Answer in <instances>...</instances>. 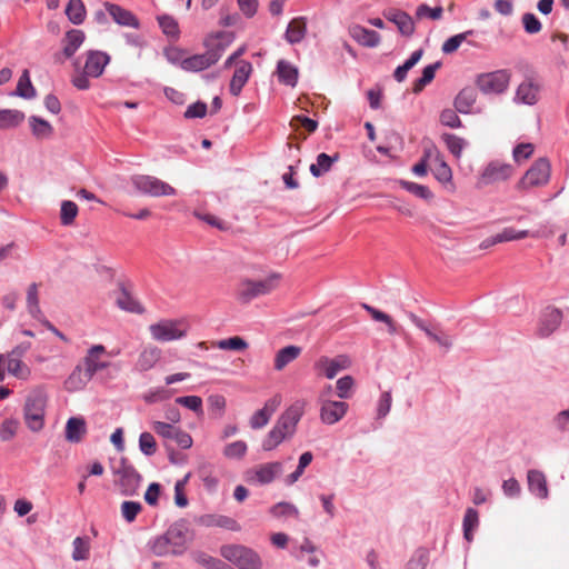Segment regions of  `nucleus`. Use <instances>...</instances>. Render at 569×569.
<instances>
[{
	"instance_id": "obj_1",
	"label": "nucleus",
	"mask_w": 569,
	"mask_h": 569,
	"mask_svg": "<svg viewBox=\"0 0 569 569\" xmlns=\"http://www.w3.org/2000/svg\"><path fill=\"white\" fill-rule=\"evenodd\" d=\"M193 539V531L186 518L174 521L164 533L150 539L148 546L153 555L164 557L168 555L181 556Z\"/></svg>"
},
{
	"instance_id": "obj_2",
	"label": "nucleus",
	"mask_w": 569,
	"mask_h": 569,
	"mask_svg": "<svg viewBox=\"0 0 569 569\" xmlns=\"http://www.w3.org/2000/svg\"><path fill=\"white\" fill-rule=\"evenodd\" d=\"M48 397L41 389L31 391L23 408V418L27 427L33 431H40L44 426V415Z\"/></svg>"
},
{
	"instance_id": "obj_3",
	"label": "nucleus",
	"mask_w": 569,
	"mask_h": 569,
	"mask_svg": "<svg viewBox=\"0 0 569 569\" xmlns=\"http://www.w3.org/2000/svg\"><path fill=\"white\" fill-rule=\"evenodd\" d=\"M220 555L239 569H261L262 560L258 552L242 545H224Z\"/></svg>"
},
{
	"instance_id": "obj_4",
	"label": "nucleus",
	"mask_w": 569,
	"mask_h": 569,
	"mask_svg": "<svg viewBox=\"0 0 569 569\" xmlns=\"http://www.w3.org/2000/svg\"><path fill=\"white\" fill-rule=\"evenodd\" d=\"M113 475L119 477L117 485L122 496L132 497L138 493L142 476L127 457L120 458L119 465L113 467Z\"/></svg>"
},
{
	"instance_id": "obj_5",
	"label": "nucleus",
	"mask_w": 569,
	"mask_h": 569,
	"mask_svg": "<svg viewBox=\"0 0 569 569\" xmlns=\"http://www.w3.org/2000/svg\"><path fill=\"white\" fill-rule=\"evenodd\" d=\"M130 182L141 194L150 197H169L177 194V190L172 186L154 176L133 174L130 178Z\"/></svg>"
},
{
	"instance_id": "obj_6",
	"label": "nucleus",
	"mask_w": 569,
	"mask_h": 569,
	"mask_svg": "<svg viewBox=\"0 0 569 569\" xmlns=\"http://www.w3.org/2000/svg\"><path fill=\"white\" fill-rule=\"evenodd\" d=\"M510 79L509 70L499 69L478 74L476 86L485 94H501L508 89Z\"/></svg>"
},
{
	"instance_id": "obj_7",
	"label": "nucleus",
	"mask_w": 569,
	"mask_h": 569,
	"mask_svg": "<svg viewBox=\"0 0 569 569\" xmlns=\"http://www.w3.org/2000/svg\"><path fill=\"white\" fill-rule=\"evenodd\" d=\"M551 173V164L547 158L537 159L519 180L517 188L528 190L548 183Z\"/></svg>"
},
{
	"instance_id": "obj_8",
	"label": "nucleus",
	"mask_w": 569,
	"mask_h": 569,
	"mask_svg": "<svg viewBox=\"0 0 569 569\" xmlns=\"http://www.w3.org/2000/svg\"><path fill=\"white\" fill-rule=\"evenodd\" d=\"M151 337L160 342H168L186 337L188 326L182 320L164 319L149 327Z\"/></svg>"
},
{
	"instance_id": "obj_9",
	"label": "nucleus",
	"mask_w": 569,
	"mask_h": 569,
	"mask_svg": "<svg viewBox=\"0 0 569 569\" xmlns=\"http://www.w3.org/2000/svg\"><path fill=\"white\" fill-rule=\"evenodd\" d=\"M278 279L279 274L273 273L267 279L259 281H253L250 279L243 280L240 283L238 291L239 300L242 302H249L259 296L271 292L276 288Z\"/></svg>"
},
{
	"instance_id": "obj_10",
	"label": "nucleus",
	"mask_w": 569,
	"mask_h": 569,
	"mask_svg": "<svg viewBox=\"0 0 569 569\" xmlns=\"http://www.w3.org/2000/svg\"><path fill=\"white\" fill-rule=\"evenodd\" d=\"M234 33L231 31H217L206 37L203 46L206 54L216 64L226 49L233 42Z\"/></svg>"
},
{
	"instance_id": "obj_11",
	"label": "nucleus",
	"mask_w": 569,
	"mask_h": 569,
	"mask_svg": "<svg viewBox=\"0 0 569 569\" xmlns=\"http://www.w3.org/2000/svg\"><path fill=\"white\" fill-rule=\"evenodd\" d=\"M305 403L297 401L291 405L277 420L273 428L278 429L287 438H291L297 429V425L303 416Z\"/></svg>"
},
{
	"instance_id": "obj_12",
	"label": "nucleus",
	"mask_w": 569,
	"mask_h": 569,
	"mask_svg": "<svg viewBox=\"0 0 569 569\" xmlns=\"http://www.w3.org/2000/svg\"><path fill=\"white\" fill-rule=\"evenodd\" d=\"M282 472V463L279 461L267 462L258 466L256 469L246 472V480L248 482H256L258 485L271 483Z\"/></svg>"
},
{
	"instance_id": "obj_13",
	"label": "nucleus",
	"mask_w": 569,
	"mask_h": 569,
	"mask_svg": "<svg viewBox=\"0 0 569 569\" xmlns=\"http://www.w3.org/2000/svg\"><path fill=\"white\" fill-rule=\"evenodd\" d=\"M562 311L556 307L548 306L539 318L537 335L547 338L552 335L562 321Z\"/></svg>"
},
{
	"instance_id": "obj_14",
	"label": "nucleus",
	"mask_w": 569,
	"mask_h": 569,
	"mask_svg": "<svg viewBox=\"0 0 569 569\" xmlns=\"http://www.w3.org/2000/svg\"><path fill=\"white\" fill-rule=\"evenodd\" d=\"M382 16L386 20L396 24L401 36L409 38L415 33V22L406 11L388 8L382 11Z\"/></svg>"
},
{
	"instance_id": "obj_15",
	"label": "nucleus",
	"mask_w": 569,
	"mask_h": 569,
	"mask_svg": "<svg viewBox=\"0 0 569 569\" xmlns=\"http://www.w3.org/2000/svg\"><path fill=\"white\" fill-rule=\"evenodd\" d=\"M349 366L350 360L345 355L337 356L333 359L321 356L315 362V369L322 372L328 379H333L340 370L347 369Z\"/></svg>"
},
{
	"instance_id": "obj_16",
	"label": "nucleus",
	"mask_w": 569,
	"mask_h": 569,
	"mask_svg": "<svg viewBox=\"0 0 569 569\" xmlns=\"http://www.w3.org/2000/svg\"><path fill=\"white\" fill-rule=\"evenodd\" d=\"M513 174V167L509 163H501L499 161H491L487 164L481 173L480 181L483 184H490L499 181H505Z\"/></svg>"
},
{
	"instance_id": "obj_17",
	"label": "nucleus",
	"mask_w": 569,
	"mask_h": 569,
	"mask_svg": "<svg viewBox=\"0 0 569 569\" xmlns=\"http://www.w3.org/2000/svg\"><path fill=\"white\" fill-rule=\"evenodd\" d=\"M348 408V403L343 401L323 400L320 408V419L326 425H333L345 417Z\"/></svg>"
},
{
	"instance_id": "obj_18",
	"label": "nucleus",
	"mask_w": 569,
	"mask_h": 569,
	"mask_svg": "<svg viewBox=\"0 0 569 569\" xmlns=\"http://www.w3.org/2000/svg\"><path fill=\"white\" fill-rule=\"evenodd\" d=\"M252 64L247 60H240L237 63L233 76L230 80L229 91L232 96L237 97L241 93L243 87L248 82L252 73Z\"/></svg>"
},
{
	"instance_id": "obj_19",
	"label": "nucleus",
	"mask_w": 569,
	"mask_h": 569,
	"mask_svg": "<svg viewBox=\"0 0 569 569\" xmlns=\"http://www.w3.org/2000/svg\"><path fill=\"white\" fill-rule=\"evenodd\" d=\"M104 8L116 23L134 29L140 28L139 19L130 10L111 2H104Z\"/></svg>"
},
{
	"instance_id": "obj_20",
	"label": "nucleus",
	"mask_w": 569,
	"mask_h": 569,
	"mask_svg": "<svg viewBox=\"0 0 569 569\" xmlns=\"http://www.w3.org/2000/svg\"><path fill=\"white\" fill-rule=\"evenodd\" d=\"M103 353H106V348L102 345H94L88 350L83 359V368L88 377H93L98 371L108 368L109 362L99 360Z\"/></svg>"
},
{
	"instance_id": "obj_21",
	"label": "nucleus",
	"mask_w": 569,
	"mask_h": 569,
	"mask_svg": "<svg viewBox=\"0 0 569 569\" xmlns=\"http://www.w3.org/2000/svg\"><path fill=\"white\" fill-rule=\"evenodd\" d=\"M109 61L110 56L107 52L98 50L89 51L84 63V70L87 74H90V77L98 78L103 73Z\"/></svg>"
},
{
	"instance_id": "obj_22",
	"label": "nucleus",
	"mask_w": 569,
	"mask_h": 569,
	"mask_svg": "<svg viewBox=\"0 0 569 569\" xmlns=\"http://www.w3.org/2000/svg\"><path fill=\"white\" fill-rule=\"evenodd\" d=\"M119 296L116 299L117 306L124 311L141 315L144 312L142 305L132 297L124 281L118 282Z\"/></svg>"
},
{
	"instance_id": "obj_23",
	"label": "nucleus",
	"mask_w": 569,
	"mask_h": 569,
	"mask_svg": "<svg viewBox=\"0 0 569 569\" xmlns=\"http://www.w3.org/2000/svg\"><path fill=\"white\" fill-rule=\"evenodd\" d=\"M350 37L359 44L367 48H376L381 41L380 34L371 29H367L360 24H353L349 28Z\"/></svg>"
},
{
	"instance_id": "obj_24",
	"label": "nucleus",
	"mask_w": 569,
	"mask_h": 569,
	"mask_svg": "<svg viewBox=\"0 0 569 569\" xmlns=\"http://www.w3.org/2000/svg\"><path fill=\"white\" fill-rule=\"evenodd\" d=\"M528 490L539 499H547L549 489L546 476L542 471L530 469L527 472Z\"/></svg>"
},
{
	"instance_id": "obj_25",
	"label": "nucleus",
	"mask_w": 569,
	"mask_h": 569,
	"mask_svg": "<svg viewBox=\"0 0 569 569\" xmlns=\"http://www.w3.org/2000/svg\"><path fill=\"white\" fill-rule=\"evenodd\" d=\"M477 101V91L472 87L461 89L453 100V107L459 113L469 114Z\"/></svg>"
},
{
	"instance_id": "obj_26",
	"label": "nucleus",
	"mask_w": 569,
	"mask_h": 569,
	"mask_svg": "<svg viewBox=\"0 0 569 569\" xmlns=\"http://www.w3.org/2000/svg\"><path fill=\"white\" fill-rule=\"evenodd\" d=\"M86 39V34L82 30L71 29L66 32L64 38L62 39L63 49L62 54L66 59H70L74 56L77 50L81 47Z\"/></svg>"
},
{
	"instance_id": "obj_27",
	"label": "nucleus",
	"mask_w": 569,
	"mask_h": 569,
	"mask_svg": "<svg viewBox=\"0 0 569 569\" xmlns=\"http://www.w3.org/2000/svg\"><path fill=\"white\" fill-rule=\"evenodd\" d=\"M307 33V18L305 17H297L293 18L284 32V39L290 44H297L300 43Z\"/></svg>"
},
{
	"instance_id": "obj_28",
	"label": "nucleus",
	"mask_w": 569,
	"mask_h": 569,
	"mask_svg": "<svg viewBox=\"0 0 569 569\" xmlns=\"http://www.w3.org/2000/svg\"><path fill=\"white\" fill-rule=\"evenodd\" d=\"M66 439L72 443H79L82 441L87 433V423L82 417H71L66 423Z\"/></svg>"
},
{
	"instance_id": "obj_29",
	"label": "nucleus",
	"mask_w": 569,
	"mask_h": 569,
	"mask_svg": "<svg viewBox=\"0 0 569 569\" xmlns=\"http://www.w3.org/2000/svg\"><path fill=\"white\" fill-rule=\"evenodd\" d=\"M276 74L278 77V81L286 86L296 87L298 82V69L284 59L278 61Z\"/></svg>"
},
{
	"instance_id": "obj_30",
	"label": "nucleus",
	"mask_w": 569,
	"mask_h": 569,
	"mask_svg": "<svg viewBox=\"0 0 569 569\" xmlns=\"http://www.w3.org/2000/svg\"><path fill=\"white\" fill-rule=\"evenodd\" d=\"M301 353V348L298 346H287L281 348L274 357L273 367L277 371L283 370L289 363L295 361Z\"/></svg>"
},
{
	"instance_id": "obj_31",
	"label": "nucleus",
	"mask_w": 569,
	"mask_h": 569,
	"mask_svg": "<svg viewBox=\"0 0 569 569\" xmlns=\"http://www.w3.org/2000/svg\"><path fill=\"white\" fill-rule=\"evenodd\" d=\"M539 94V86L531 80L523 81L516 91V100L529 106L537 103Z\"/></svg>"
},
{
	"instance_id": "obj_32",
	"label": "nucleus",
	"mask_w": 569,
	"mask_h": 569,
	"mask_svg": "<svg viewBox=\"0 0 569 569\" xmlns=\"http://www.w3.org/2000/svg\"><path fill=\"white\" fill-rule=\"evenodd\" d=\"M408 318L410 319V321L417 327L419 328L420 330H422L429 339H431L433 342H437L439 346L441 347H445L446 349H449L451 348L452 343L450 341V339L446 336H440V335H437L436 332H433L427 325L426 322L419 318L416 313L413 312H408Z\"/></svg>"
},
{
	"instance_id": "obj_33",
	"label": "nucleus",
	"mask_w": 569,
	"mask_h": 569,
	"mask_svg": "<svg viewBox=\"0 0 569 569\" xmlns=\"http://www.w3.org/2000/svg\"><path fill=\"white\" fill-rule=\"evenodd\" d=\"M339 153H335L333 156H329L325 152H321L317 156V162L311 163L309 170L311 174L316 178L323 176L325 173L331 170V167L335 162L339 160Z\"/></svg>"
},
{
	"instance_id": "obj_34",
	"label": "nucleus",
	"mask_w": 569,
	"mask_h": 569,
	"mask_svg": "<svg viewBox=\"0 0 569 569\" xmlns=\"http://www.w3.org/2000/svg\"><path fill=\"white\" fill-rule=\"evenodd\" d=\"M31 132L37 139H49L53 136L54 129L51 123L38 116L29 117Z\"/></svg>"
},
{
	"instance_id": "obj_35",
	"label": "nucleus",
	"mask_w": 569,
	"mask_h": 569,
	"mask_svg": "<svg viewBox=\"0 0 569 569\" xmlns=\"http://www.w3.org/2000/svg\"><path fill=\"white\" fill-rule=\"evenodd\" d=\"M211 66H213V62L209 59L206 52L193 54L181 61V68L191 72H199Z\"/></svg>"
},
{
	"instance_id": "obj_36",
	"label": "nucleus",
	"mask_w": 569,
	"mask_h": 569,
	"mask_svg": "<svg viewBox=\"0 0 569 569\" xmlns=\"http://www.w3.org/2000/svg\"><path fill=\"white\" fill-rule=\"evenodd\" d=\"M24 120V113L16 109L0 110V130L14 129Z\"/></svg>"
},
{
	"instance_id": "obj_37",
	"label": "nucleus",
	"mask_w": 569,
	"mask_h": 569,
	"mask_svg": "<svg viewBox=\"0 0 569 569\" xmlns=\"http://www.w3.org/2000/svg\"><path fill=\"white\" fill-rule=\"evenodd\" d=\"M161 351L157 347H150L142 350L139 355L137 367L140 371H148L160 360Z\"/></svg>"
},
{
	"instance_id": "obj_38",
	"label": "nucleus",
	"mask_w": 569,
	"mask_h": 569,
	"mask_svg": "<svg viewBox=\"0 0 569 569\" xmlns=\"http://www.w3.org/2000/svg\"><path fill=\"white\" fill-rule=\"evenodd\" d=\"M442 66L441 61L428 64L422 69L421 77L416 79L412 84L415 93L421 92L436 77V71Z\"/></svg>"
},
{
	"instance_id": "obj_39",
	"label": "nucleus",
	"mask_w": 569,
	"mask_h": 569,
	"mask_svg": "<svg viewBox=\"0 0 569 569\" xmlns=\"http://www.w3.org/2000/svg\"><path fill=\"white\" fill-rule=\"evenodd\" d=\"M479 526V513L475 508H467L463 521H462V528H463V537L468 542H471L473 540V532Z\"/></svg>"
},
{
	"instance_id": "obj_40",
	"label": "nucleus",
	"mask_w": 569,
	"mask_h": 569,
	"mask_svg": "<svg viewBox=\"0 0 569 569\" xmlns=\"http://www.w3.org/2000/svg\"><path fill=\"white\" fill-rule=\"evenodd\" d=\"M39 284L36 282H32L27 290V309L30 316L36 319L40 320V317H42V311L39 306Z\"/></svg>"
},
{
	"instance_id": "obj_41",
	"label": "nucleus",
	"mask_w": 569,
	"mask_h": 569,
	"mask_svg": "<svg viewBox=\"0 0 569 569\" xmlns=\"http://www.w3.org/2000/svg\"><path fill=\"white\" fill-rule=\"evenodd\" d=\"M88 377L87 371L80 365L76 366L70 376L68 377L66 385L69 390H80L92 379Z\"/></svg>"
},
{
	"instance_id": "obj_42",
	"label": "nucleus",
	"mask_w": 569,
	"mask_h": 569,
	"mask_svg": "<svg viewBox=\"0 0 569 569\" xmlns=\"http://www.w3.org/2000/svg\"><path fill=\"white\" fill-rule=\"evenodd\" d=\"M441 140L456 159L461 157L465 147L468 144L463 138L448 132L441 134Z\"/></svg>"
},
{
	"instance_id": "obj_43",
	"label": "nucleus",
	"mask_w": 569,
	"mask_h": 569,
	"mask_svg": "<svg viewBox=\"0 0 569 569\" xmlns=\"http://www.w3.org/2000/svg\"><path fill=\"white\" fill-rule=\"evenodd\" d=\"M66 14L73 24H81L86 19V8L81 0H69Z\"/></svg>"
},
{
	"instance_id": "obj_44",
	"label": "nucleus",
	"mask_w": 569,
	"mask_h": 569,
	"mask_svg": "<svg viewBox=\"0 0 569 569\" xmlns=\"http://www.w3.org/2000/svg\"><path fill=\"white\" fill-rule=\"evenodd\" d=\"M432 173L435 178L441 183L449 182L452 179L451 168L439 152H437L435 158V167L432 169Z\"/></svg>"
},
{
	"instance_id": "obj_45",
	"label": "nucleus",
	"mask_w": 569,
	"mask_h": 569,
	"mask_svg": "<svg viewBox=\"0 0 569 569\" xmlns=\"http://www.w3.org/2000/svg\"><path fill=\"white\" fill-rule=\"evenodd\" d=\"M14 93L23 99H32L36 97L37 92L30 80L29 71L27 69L23 70L22 74L20 76Z\"/></svg>"
},
{
	"instance_id": "obj_46",
	"label": "nucleus",
	"mask_w": 569,
	"mask_h": 569,
	"mask_svg": "<svg viewBox=\"0 0 569 569\" xmlns=\"http://www.w3.org/2000/svg\"><path fill=\"white\" fill-rule=\"evenodd\" d=\"M269 512L274 518H299L300 515L298 508L293 503L287 501L273 505L269 509Z\"/></svg>"
},
{
	"instance_id": "obj_47",
	"label": "nucleus",
	"mask_w": 569,
	"mask_h": 569,
	"mask_svg": "<svg viewBox=\"0 0 569 569\" xmlns=\"http://www.w3.org/2000/svg\"><path fill=\"white\" fill-rule=\"evenodd\" d=\"M362 307L371 316L373 320L386 323L388 327V332L390 335H396L398 332L396 322L388 313L366 303H363Z\"/></svg>"
},
{
	"instance_id": "obj_48",
	"label": "nucleus",
	"mask_w": 569,
	"mask_h": 569,
	"mask_svg": "<svg viewBox=\"0 0 569 569\" xmlns=\"http://www.w3.org/2000/svg\"><path fill=\"white\" fill-rule=\"evenodd\" d=\"M159 27L161 28L162 32L170 38L177 39L180 34V29L178 21L168 14H162L157 17Z\"/></svg>"
},
{
	"instance_id": "obj_49",
	"label": "nucleus",
	"mask_w": 569,
	"mask_h": 569,
	"mask_svg": "<svg viewBox=\"0 0 569 569\" xmlns=\"http://www.w3.org/2000/svg\"><path fill=\"white\" fill-rule=\"evenodd\" d=\"M72 559L76 561L86 560L90 555V543L88 537H77L72 542Z\"/></svg>"
},
{
	"instance_id": "obj_50",
	"label": "nucleus",
	"mask_w": 569,
	"mask_h": 569,
	"mask_svg": "<svg viewBox=\"0 0 569 569\" xmlns=\"http://www.w3.org/2000/svg\"><path fill=\"white\" fill-rule=\"evenodd\" d=\"M399 183L402 189H405L406 191L412 193L413 196H416L420 199L429 200L433 197V193L427 186L407 181V180H400Z\"/></svg>"
},
{
	"instance_id": "obj_51",
	"label": "nucleus",
	"mask_w": 569,
	"mask_h": 569,
	"mask_svg": "<svg viewBox=\"0 0 569 569\" xmlns=\"http://www.w3.org/2000/svg\"><path fill=\"white\" fill-rule=\"evenodd\" d=\"M202 522L206 526H217L232 531H237L240 529L239 523L233 518L228 516H219L217 518L208 516L206 518H202Z\"/></svg>"
},
{
	"instance_id": "obj_52",
	"label": "nucleus",
	"mask_w": 569,
	"mask_h": 569,
	"mask_svg": "<svg viewBox=\"0 0 569 569\" xmlns=\"http://www.w3.org/2000/svg\"><path fill=\"white\" fill-rule=\"evenodd\" d=\"M78 214V206L71 200H64L61 203L60 221L62 226H71Z\"/></svg>"
},
{
	"instance_id": "obj_53",
	"label": "nucleus",
	"mask_w": 569,
	"mask_h": 569,
	"mask_svg": "<svg viewBox=\"0 0 569 569\" xmlns=\"http://www.w3.org/2000/svg\"><path fill=\"white\" fill-rule=\"evenodd\" d=\"M7 370L10 375L19 378L27 379L30 376V369L22 362L21 359L8 356Z\"/></svg>"
},
{
	"instance_id": "obj_54",
	"label": "nucleus",
	"mask_w": 569,
	"mask_h": 569,
	"mask_svg": "<svg viewBox=\"0 0 569 569\" xmlns=\"http://www.w3.org/2000/svg\"><path fill=\"white\" fill-rule=\"evenodd\" d=\"M471 34H473V30H468L466 32L458 33V34H455V36L448 38L442 44V48H441L442 52L445 54L453 53L455 51L458 50V48L461 46V43L467 40L468 36H471Z\"/></svg>"
},
{
	"instance_id": "obj_55",
	"label": "nucleus",
	"mask_w": 569,
	"mask_h": 569,
	"mask_svg": "<svg viewBox=\"0 0 569 569\" xmlns=\"http://www.w3.org/2000/svg\"><path fill=\"white\" fill-rule=\"evenodd\" d=\"M499 243L512 240H520L527 237H537L536 233H530L528 230H516L512 227L505 228L501 232L497 233Z\"/></svg>"
},
{
	"instance_id": "obj_56",
	"label": "nucleus",
	"mask_w": 569,
	"mask_h": 569,
	"mask_svg": "<svg viewBox=\"0 0 569 569\" xmlns=\"http://www.w3.org/2000/svg\"><path fill=\"white\" fill-rule=\"evenodd\" d=\"M247 450V443L243 440H237L224 447L223 455L229 459H241L246 456Z\"/></svg>"
},
{
	"instance_id": "obj_57",
	"label": "nucleus",
	"mask_w": 569,
	"mask_h": 569,
	"mask_svg": "<svg viewBox=\"0 0 569 569\" xmlns=\"http://www.w3.org/2000/svg\"><path fill=\"white\" fill-rule=\"evenodd\" d=\"M286 439L288 438L284 436V433L272 427V429L267 433L262 441V449L264 451H271Z\"/></svg>"
},
{
	"instance_id": "obj_58",
	"label": "nucleus",
	"mask_w": 569,
	"mask_h": 569,
	"mask_svg": "<svg viewBox=\"0 0 569 569\" xmlns=\"http://www.w3.org/2000/svg\"><path fill=\"white\" fill-rule=\"evenodd\" d=\"M141 510L142 505L138 501L126 500L121 503V515L127 522H133Z\"/></svg>"
},
{
	"instance_id": "obj_59",
	"label": "nucleus",
	"mask_w": 569,
	"mask_h": 569,
	"mask_svg": "<svg viewBox=\"0 0 569 569\" xmlns=\"http://www.w3.org/2000/svg\"><path fill=\"white\" fill-rule=\"evenodd\" d=\"M439 120L442 126H446V127H449L452 129L462 127V122L458 116V111L456 110V108L455 109H450V108L443 109L440 112Z\"/></svg>"
},
{
	"instance_id": "obj_60",
	"label": "nucleus",
	"mask_w": 569,
	"mask_h": 569,
	"mask_svg": "<svg viewBox=\"0 0 569 569\" xmlns=\"http://www.w3.org/2000/svg\"><path fill=\"white\" fill-rule=\"evenodd\" d=\"M176 403L188 408L197 415H202V399L199 396H183L176 399Z\"/></svg>"
},
{
	"instance_id": "obj_61",
	"label": "nucleus",
	"mask_w": 569,
	"mask_h": 569,
	"mask_svg": "<svg viewBox=\"0 0 569 569\" xmlns=\"http://www.w3.org/2000/svg\"><path fill=\"white\" fill-rule=\"evenodd\" d=\"M139 449L140 451L150 457L157 451V442L154 437L150 432H142L139 437Z\"/></svg>"
},
{
	"instance_id": "obj_62",
	"label": "nucleus",
	"mask_w": 569,
	"mask_h": 569,
	"mask_svg": "<svg viewBox=\"0 0 569 569\" xmlns=\"http://www.w3.org/2000/svg\"><path fill=\"white\" fill-rule=\"evenodd\" d=\"M353 386L355 380L351 376H343L338 379L336 383L338 397L341 399H349L352 395Z\"/></svg>"
},
{
	"instance_id": "obj_63",
	"label": "nucleus",
	"mask_w": 569,
	"mask_h": 569,
	"mask_svg": "<svg viewBox=\"0 0 569 569\" xmlns=\"http://www.w3.org/2000/svg\"><path fill=\"white\" fill-rule=\"evenodd\" d=\"M217 346L219 349H222V350H237V351H241V350H244L248 348L247 341L239 336H234V337H231L228 339L220 340Z\"/></svg>"
},
{
	"instance_id": "obj_64",
	"label": "nucleus",
	"mask_w": 569,
	"mask_h": 569,
	"mask_svg": "<svg viewBox=\"0 0 569 569\" xmlns=\"http://www.w3.org/2000/svg\"><path fill=\"white\" fill-rule=\"evenodd\" d=\"M179 428L174 427L169 422L163 421H153L152 430L163 439L173 440L174 432L178 431Z\"/></svg>"
}]
</instances>
